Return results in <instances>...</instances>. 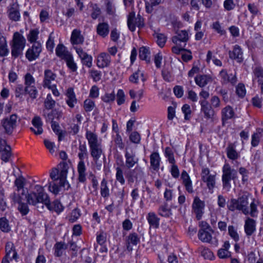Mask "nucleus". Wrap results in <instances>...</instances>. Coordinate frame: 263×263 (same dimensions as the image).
<instances>
[{"mask_svg": "<svg viewBox=\"0 0 263 263\" xmlns=\"http://www.w3.org/2000/svg\"><path fill=\"white\" fill-rule=\"evenodd\" d=\"M27 201L30 205L36 206L38 203H42L46 206L51 211H54L59 214L63 210V206L58 200L50 202L48 195L45 192L43 186L35 185L33 191L26 195Z\"/></svg>", "mask_w": 263, "mask_h": 263, "instance_id": "nucleus-1", "label": "nucleus"}, {"mask_svg": "<svg viewBox=\"0 0 263 263\" xmlns=\"http://www.w3.org/2000/svg\"><path fill=\"white\" fill-rule=\"evenodd\" d=\"M60 170L57 168L52 169L50 173V177L52 181L49 182L48 189L54 194H58L60 191V188L63 187L68 190L70 185L67 181L68 173V165L65 163L59 164Z\"/></svg>", "mask_w": 263, "mask_h": 263, "instance_id": "nucleus-2", "label": "nucleus"}, {"mask_svg": "<svg viewBox=\"0 0 263 263\" xmlns=\"http://www.w3.org/2000/svg\"><path fill=\"white\" fill-rule=\"evenodd\" d=\"M86 138L89 146L90 153L93 160L97 162L103 154L101 140L98 139L96 134L86 130Z\"/></svg>", "mask_w": 263, "mask_h": 263, "instance_id": "nucleus-3", "label": "nucleus"}, {"mask_svg": "<svg viewBox=\"0 0 263 263\" xmlns=\"http://www.w3.org/2000/svg\"><path fill=\"white\" fill-rule=\"evenodd\" d=\"M78 149L79 153L78 156L80 161L78 163L77 167L78 172V179L79 182L83 183L85 182L86 180V168L84 159L88 157V152L85 143H82L81 142H80Z\"/></svg>", "mask_w": 263, "mask_h": 263, "instance_id": "nucleus-4", "label": "nucleus"}, {"mask_svg": "<svg viewBox=\"0 0 263 263\" xmlns=\"http://www.w3.org/2000/svg\"><path fill=\"white\" fill-rule=\"evenodd\" d=\"M237 178V171L232 168L229 164H225L222 167V183L223 189L229 191L231 188L230 181L235 180Z\"/></svg>", "mask_w": 263, "mask_h": 263, "instance_id": "nucleus-5", "label": "nucleus"}, {"mask_svg": "<svg viewBox=\"0 0 263 263\" xmlns=\"http://www.w3.org/2000/svg\"><path fill=\"white\" fill-rule=\"evenodd\" d=\"M248 200V198L246 195H242L237 199H231L228 205V208L231 211L237 210L241 211L245 215H248L249 213Z\"/></svg>", "mask_w": 263, "mask_h": 263, "instance_id": "nucleus-6", "label": "nucleus"}, {"mask_svg": "<svg viewBox=\"0 0 263 263\" xmlns=\"http://www.w3.org/2000/svg\"><path fill=\"white\" fill-rule=\"evenodd\" d=\"M201 180L206 183V186L211 193L216 186V173L210 174V171L208 167H203L201 172Z\"/></svg>", "mask_w": 263, "mask_h": 263, "instance_id": "nucleus-7", "label": "nucleus"}, {"mask_svg": "<svg viewBox=\"0 0 263 263\" xmlns=\"http://www.w3.org/2000/svg\"><path fill=\"white\" fill-rule=\"evenodd\" d=\"M17 116L12 114L1 121V124L5 129V132L8 135H11L14 129L16 127Z\"/></svg>", "mask_w": 263, "mask_h": 263, "instance_id": "nucleus-8", "label": "nucleus"}, {"mask_svg": "<svg viewBox=\"0 0 263 263\" xmlns=\"http://www.w3.org/2000/svg\"><path fill=\"white\" fill-rule=\"evenodd\" d=\"M127 25L129 29L133 32L135 30L136 26L140 28L143 27V18L139 14L136 17L135 13L131 12L128 16Z\"/></svg>", "mask_w": 263, "mask_h": 263, "instance_id": "nucleus-9", "label": "nucleus"}, {"mask_svg": "<svg viewBox=\"0 0 263 263\" xmlns=\"http://www.w3.org/2000/svg\"><path fill=\"white\" fill-rule=\"evenodd\" d=\"M42 50L41 43L39 42H35L26 51V57L29 61L35 60L40 56Z\"/></svg>", "mask_w": 263, "mask_h": 263, "instance_id": "nucleus-10", "label": "nucleus"}, {"mask_svg": "<svg viewBox=\"0 0 263 263\" xmlns=\"http://www.w3.org/2000/svg\"><path fill=\"white\" fill-rule=\"evenodd\" d=\"M204 202L200 200L198 197L196 196L192 203V209L197 220L201 219L204 213Z\"/></svg>", "mask_w": 263, "mask_h": 263, "instance_id": "nucleus-11", "label": "nucleus"}, {"mask_svg": "<svg viewBox=\"0 0 263 263\" xmlns=\"http://www.w3.org/2000/svg\"><path fill=\"white\" fill-rule=\"evenodd\" d=\"M11 147L7 144L5 140L0 139V157L4 162H7L11 156Z\"/></svg>", "mask_w": 263, "mask_h": 263, "instance_id": "nucleus-12", "label": "nucleus"}, {"mask_svg": "<svg viewBox=\"0 0 263 263\" xmlns=\"http://www.w3.org/2000/svg\"><path fill=\"white\" fill-rule=\"evenodd\" d=\"M144 176V172L142 168L139 165L133 170H129L125 174V177L129 182L133 183L134 182V179H141Z\"/></svg>", "mask_w": 263, "mask_h": 263, "instance_id": "nucleus-13", "label": "nucleus"}, {"mask_svg": "<svg viewBox=\"0 0 263 263\" xmlns=\"http://www.w3.org/2000/svg\"><path fill=\"white\" fill-rule=\"evenodd\" d=\"M7 13L10 20L17 22L20 20L21 15L19 5L17 2L13 3L8 8Z\"/></svg>", "mask_w": 263, "mask_h": 263, "instance_id": "nucleus-14", "label": "nucleus"}, {"mask_svg": "<svg viewBox=\"0 0 263 263\" xmlns=\"http://www.w3.org/2000/svg\"><path fill=\"white\" fill-rule=\"evenodd\" d=\"M198 236L202 242L211 243L215 247L218 246V240L216 238L212 239L211 233L204 229L199 230Z\"/></svg>", "mask_w": 263, "mask_h": 263, "instance_id": "nucleus-15", "label": "nucleus"}, {"mask_svg": "<svg viewBox=\"0 0 263 263\" xmlns=\"http://www.w3.org/2000/svg\"><path fill=\"white\" fill-rule=\"evenodd\" d=\"M111 63V58L109 54L102 52L97 57V65L100 68L109 67Z\"/></svg>", "mask_w": 263, "mask_h": 263, "instance_id": "nucleus-16", "label": "nucleus"}, {"mask_svg": "<svg viewBox=\"0 0 263 263\" xmlns=\"http://www.w3.org/2000/svg\"><path fill=\"white\" fill-rule=\"evenodd\" d=\"M199 103L201 106V111L204 114L207 119L211 118L214 115V110L211 104L205 100H200Z\"/></svg>", "mask_w": 263, "mask_h": 263, "instance_id": "nucleus-17", "label": "nucleus"}, {"mask_svg": "<svg viewBox=\"0 0 263 263\" xmlns=\"http://www.w3.org/2000/svg\"><path fill=\"white\" fill-rule=\"evenodd\" d=\"M125 165L128 168H130L134 166L137 164L139 161V159L136 156L135 152L131 151L128 152L125 151Z\"/></svg>", "mask_w": 263, "mask_h": 263, "instance_id": "nucleus-18", "label": "nucleus"}, {"mask_svg": "<svg viewBox=\"0 0 263 263\" xmlns=\"http://www.w3.org/2000/svg\"><path fill=\"white\" fill-rule=\"evenodd\" d=\"M139 242L140 237L135 232L130 233L126 238V246L127 251L129 252L132 251L133 249L132 245L137 246Z\"/></svg>", "mask_w": 263, "mask_h": 263, "instance_id": "nucleus-19", "label": "nucleus"}, {"mask_svg": "<svg viewBox=\"0 0 263 263\" xmlns=\"http://www.w3.org/2000/svg\"><path fill=\"white\" fill-rule=\"evenodd\" d=\"M181 179L182 181V184L184 185L186 191L189 193L194 192L192 180L186 171L183 170L181 174Z\"/></svg>", "mask_w": 263, "mask_h": 263, "instance_id": "nucleus-20", "label": "nucleus"}, {"mask_svg": "<svg viewBox=\"0 0 263 263\" xmlns=\"http://www.w3.org/2000/svg\"><path fill=\"white\" fill-rule=\"evenodd\" d=\"M177 35L172 37V42L176 45L180 44V42H186L189 39L188 32L184 30H178L176 32Z\"/></svg>", "mask_w": 263, "mask_h": 263, "instance_id": "nucleus-21", "label": "nucleus"}, {"mask_svg": "<svg viewBox=\"0 0 263 263\" xmlns=\"http://www.w3.org/2000/svg\"><path fill=\"white\" fill-rule=\"evenodd\" d=\"M31 122L34 127H30V130L36 135L42 134L43 132V129L42 128L43 123L41 118L39 116L34 117Z\"/></svg>", "mask_w": 263, "mask_h": 263, "instance_id": "nucleus-22", "label": "nucleus"}, {"mask_svg": "<svg viewBox=\"0 0 263 263\" xmlns=\"http://www.w3.org/2000/svg\"><path fill=\"white\" fill-rule=\"evenodd\" d=\"M57 75L50 69L44 71V78L43 86L44 87L51 88V82L54 81Z\"/></svg>", "mask_w": 263, "mask_h": 263, "instance_id": "nucleus-23", "label": "nucleus"}, {"mask_svg": "<svg viewBox=\"0 0 263 263\" xmlns=\"http://www.w3.org/2000/svg\"><path fill=\"white\" fill-rule=\"evenodd\" d=\"M229 57L231 59L236 60L238 62L241 63L242 59V51L240 47L238 45L234 46L233 51H229Z\"/></svg>", "mask_w": 263, "mask_h": 263, "instance_id": "nucleus-24", "label": "nucleus"}, {"mask_svg": "<svg viewBox=\"0 0 263 263\" xmlns=\"http://www.w3.org/2000/svg\"><path fill=\"white\" fill-rule=\"evenodd\" d=\"M219 76L221 79V82L223 84L230 82L233 85H234L236 83L237 79L235 76H233L232 74L229 75L225 69H222L220 71Z\"/></svg>", "mask_w": 263, "mask_h": 263, "instance_id": "nucleus-25", "label": "nucleus"}, {"mask_svg": "<svg viewBox=\"0 0 263 263\" xmlns=\"http://www.w3.org/2000/svg\"><path fill=\"white\" fill-rule=\"evenodd\" d=\"M84 39L80 30L74 29L71 33L70 41L72 45L82 44Z\"/></svg>", "mask_w": 263, "mask_h": 263, "instance_id": "nucleus-26", "label": "nucleus"}, {"mask_svg": "<svg viewBox=\"0 0 263 263\" xmlns=\"http://www.w3.org/2000/svg\"><path fill=\"white\" fill-rule=\"evenodd\" d=\"M26 39L22 34L18 32H16L14 33L12 41V44L24 48L26 45Z\"/></svg>", "mask_w": 263, "mask_h": 263, "instance_id": "nucleus-27", "label": "nucleus"}, {"mask_svg": "<svg viewBox=\"0 0 263 263\" xmlns=\"http://www.w3.org/2000/svg\"><path fill=\"white\" fill-rule=\"evenodd\" d=\"M146 219L150 226V228L157 229L159 228L160 219L155 213H148Z\"/></svg>", "mask_w": 263, "mask_h": 263, "instance_id": "nucleus-28", "label": "nucleus"}, {"mask_svg": "<svg viewBox=\"0 0 263 263\" xmlns=\"http://www.w3.org/2000/svg\"><path fill=\"white\" fill-rule=\"evenodd\" d=\"M109 32V25L107 23H99L97 26V34L102 36L105 37L107 36Z\"/></svg>", "mask_w": 263, "mask_h": 263, "instance_id": "nucleus-29", "label": "nucleus"}, {"mask_svg": "<svg viewBox=\"0 0 263 263\" xmlns=\"http://www.w3.org/2000/svg\"><path fill=\"white\" fill-rule=\"evenodd\" d=\"M140 80L144 83L146 80V78L144 77L143 72L139 69H138L129 77V81L134 84H138Z\"/></svg>", "mask_w": 263, "mask_h": 263, "instance_id": "nucleus-30", "label": "nucleus"}, {"mask_svg": "<svg viewBox=\"0 0 263 263\" xmlns=\"http://www.w3.org/2000/svg\"><path fill=\"white\" fill-rule=\"evenodd\" d=\"M255 221L248 218L245 222V231L247 236H251L255 231Z\"/></svg>", "mask_w": 263, "mask_h": 263, "instance_id": "nucleus-31", "label": "nucleus"}, {"mask_svg": "<svg viewBox=\"0 0 263 263\" xmlns=\"http://www.w3.org/2000/svg\"><path fill=\"white\" fill-rule=\"evenodd\" d=\"M160 157L158 152H153L150 156L151 166L154 171H158L160 167Z\"/></svg>", "mask_w": 263, "mask_h": 263, "instance_id": "nucleus-32", "label": "nucleus"}, {"mask_svg": "<svg viewBox=\"0 0 263 263\" xmlns=\"http://www.w3.org/2000/svg\"><path fill=\"white\" fill-rule=\"evenodd\" d=\"M66 103L67 105L70 108L74 107V105L77 103V99L76 98V96L73 92V89L71 88L68 89L66 93Z\"/></svg>", "mask_w": 263, "mask_h": 263, "instance_id": "nucleus-33", "label": "nucleus"}, {"mask_svg": "<svg viewBox=\"0 0 263 263\" xmlns=\"http://www.w3.org/2000/svg\"><path fill=\"white\" fill-rule=\"evenodd\" d=\"M221 114L223 120L231 119L235 117V112L230 105L227 106L222 109Z\"/></svg>", "mask_w": 263, "mask_h": 263, "instance_id": "nucleus-34", "label": "nucleus"}, {"mask_svg": "<svg viewBox=\"0 0 263 263\" xmlns=\"http://www.w3.org/2000/svg\"><path fill=\"white\" fill-rule=\"evenodd\" d=\"M55 53L58 57L64 59L71 54L67 50L64 45L60 44L58 45L55 49Z\"/></svg>", "mask_w": 263, "mask_h": 263, "instance_id": "nucleus-35", "label": "nucleus"}, {"mask_svg": "<svg viewBox=\"0 0 263 263\" xmlns=\"http://www.w3.org/2000/svg\"><path fill=\"white\" fill-rule=\"evenodd\" d=\"M227 157L231 160L237 159L239 154L236 152L235 146L232 143H230L226 149Z\"/></svg>", "mask_w": 263, "mask_h": 263, "instance_id": "nucleus-36", "label": "nucleus"}, {"mask_svg": "<svg viewBox=\"0 0 263 263\" xmlns=\"http://www.w3.org/2000/svg\"><path fill=\"white\" fill-rule=\"evenodd\" d=\"M211 81V78L206 75L197 76L195 78V81L196 84L200 87L205 86Z\"/></svg>", "mask_w": 263, "mask_h": 263, "instance_id": "nucleus-37", "label": "nucleus"}, {"mask_svg": "<svg viewBox=\"0 0 263 263\" xmlns=\"http://www.w3.org/2000/svg\"><path fill=\"white\" fill-rule=\"evenodd\" d=\"M6 255L5 257H10L12 259H16L17 253L15 250L14 248L13 247V244L10 242L7 243L6 245Z\"/></svg>", "mask_w": 263, "mask_h": 263, "instance_id": "nucleus-38", "label": "nucleus"}, {"mask_svg": "<svg viewBox=\"0 0 263 263\" xmlns=\"http://www.w3.org/2000/svg\"><path fill=\"white\" fill-rule=\"evenodd\" d=\"M54 253L55 256L61 257L63 254L62 250L67 249V245L63 242H58L54 246Z\"/></svg>", "mask_w": 263, "mask_h": 263, "instance_id": "nucleus-39", "label": "nucleus"}, {"mask_svg": "<svg viewBox=\"0 0 263 263\" xmlns=\"http://www.w3.org/2000/svg\"><path fill=\"white\" fill-rule=\"evenodd\" d=\"M150 52L148 48L142 47L139 49V58L142 60H145L147 63L150 62Z\"/></svg>", "mask_w": 263, "mask_h": 263, "instance_id": "nucleus-40", "label": "nucleus"}, {"mask_svg": "<svg viewBox=\"0 0 263 263\" xmlns=\"http://www.w3.org/2000/svg\"><path fill=\"white\" fill-rule=\"evenodd\" d=\"M0 230L4 233H8L11 231L9 220L5 217L0 218Z\"/></svg>", "mask_w": 263, "mask_h": 263, "instance_id": "nucleus-41", "label": "nucleus"}, {"mask_svg": "<svg viewBox=\"0 0 263 263\" xmlns=\"http://www.w3.org/2000/svg\"><path fill=\"white\" fill-rule=\"evenodd\" d=\"M28 204H29L28 202L27 203H25L22 201L18 203L17 210L23 216L26 215L29 212Z\"/></svg>", "mask_w": 263, "mask_h": 263, "instance_id": "nucleus-42", "label": "nucleus"}, {"mask_svg": "<svg viewBox=\"0 0 263 263\" xmlns=\"http://www.w3.org/2000/svg\"><path fill=\"white\" fill-rule=\"evenodd\" d=\"M39 31L37 29H31L30 30L29 34L27 35L28 41L31 43L37 42L38 39Z\"/></svg>", "mask_w": 263, "mask_h": 263, "instance_id": "nucleus-43", "label": "nucleus"}, {"mask_svg": "<svg viewBox=\"0 0 263 263\" xmlns=\"http://www.w3.org/2000/svg\"><path fill=\"white\" fill-rule=\"evenodd\" d=\"M159 214L162 216L168 217L172 215L171 209L167 208V204L161 205L158 210Z\"/></svg>", "mask_w": 263, "mask_h": 263, "instance_id": "nucleus-44", "label": "nucleus"}, {"mask_svg": "<svg viewBox=\"0 0 263 263\" xmlns=\"http://www.w3.org/2000/svg\"><path fill=\"white\" fill-rule=\"evenodd\" d=\"M101 195L104 198H107L109 195V191L107 186V181L103 179L101 183Z\"/></svg>", "mask_w": 263, "mask_h": 263, "instance_id": "nucleus-45", "label": "nucleus"}, {"mask_svg": "<svg viewBox=\"0 0 263 263\" xmlns=\"http://www.w3.org/2000/svg\"><path fill=\"white\" fill-rule=\"evenodd\" d=\"M89 6L92 10L91 17L93 20L97 19L101 14L100 9L96 4L90 3Z\"/></svg>", "mask_w": 263, "mask_h": 263, "instance_id": "nucleus-46", "label": "nucleus"}, {"mask_svg": "<svg viewBox=\"0 0 263 263\" xmlns=\"http://www.w3.org/2000/svg\"><path fill=\"white\" fill-rule=\"evenodd\" d=\"M25 185V179L23 177L17 178L14 181V185L16 187L17 191H20L21 190H23L22 193V195H24V187Z\"/></svg>", "mask_w": 263, "mask_h": 263, "instance_id": "nucleus-47", "label": "nucleus"}, {"mask_svg": "<svg viewBox=\"0 0 263 263\" xmlns=\"http://www.w3.org/2000/svg\"><path fill=\"white\" fill-rule=\"evenodd\" d=\"M55 104V101L52 99L51 95L48 94L44 101V106L47 109H52Z\"/></svg>", "mask_w": 263, "mask_h": 263, "instance_id": "nucleus-48", "label": "nucleus"}, {"mask_svg": "<svg viewBox=\"0 0 263 263\" xmlns=\"http://www.w3.org/2000/svg\"><path fill=\"white\" fill-rule=\"evenodd\" d=\"M11 55L14 58H16L23 54L24 48L16 45H11Z\"/></svg>", "mask_w": 263, "mask_h": 263, "instance_id": "nucleus-49", "label": "nucleus"}, {"mask_svg": "<svg viewBox=\"0 0 263 263\" xmlns=\"http://www.w3.org/2000/svg\"><path fill=\"white\" fill-rule=\"evenodd\" d=\"M25 90L26 94H28L31 99H34L36 98L38 91L35 85L25 87Z\"/></svg>", "mask_w": 263, "mask_h": 263, "instance_id": "nucleus-50", "label": "nucleus"}, {"mask_svg": "<svg viewBox=\"0 0 263 263\" xmlns=\"http://www.w3.org/2000/svg\"><path fill=\"white\" fill-rule=\"evenodd\" d=\"M67 64L68 67L72 71H76L77 69L76 63L74 62L72 55L70 54L64 59Z\"/></svg>", "mask_w": 263, "mask_h": 263, "instance_id": "nucleus-51", "label": "nucleus"}, {"mask_svg": "<svg viewBox=\"0 0 263 263\" xmlns=\"http://www.w3.org/2000/svg\"><path fill=\"white\" fill-rule=\"evenodd\" d=\"M154 35L155 38L157 40V43L158 45L160 47H163L164 46L166 41V37L164 34L162 33H155Z\"/></svg>", "mask_w": 263, "mask_h": 263, "instance_id": "nucleus-52", "label": "nucleus"}, {"mask_svg": "<svg viewBox=\"0 0 263 263\" xmlns=\"http://www.w3.org/2000/svg\"><path fill=\"white\" fill-rule=\"evenodd\" d=\"M116 96L114 92L111 93H105L101 97V100L105 103H111L115 100Z\"/></svg>", "mask_w": 263, "mask_h": 263, "instance_id": "nucleus-53", "label": "nucleus"}, {"mask_svg": "<svg viewBox=\"0 0 263 263\" xmlns=\"http://www.w3.org/2000/svg\"><path fill=\"white\" fill-rule=\"evenodd\" d=\"M164 155L170 163H175L176 161L174 158V153L171 148L166 147L165 149Z\"/></svg>", "mask_w": 263, "mask_h": 263, "instance_id": "nucleus-54", "label": "nucleus"}, {"mask_svg": "<svg viewBox=\"0 0 263 263\" xmlns=\"http://www.w3.org/2000/svg\"><path fill=\"white\" fill-rule=\"evenodd\" d=\"M116 170V178L117 180L122 185L124 184L125 181L124 178L123 171L122 169L120 167H117Z\"/></svg>", "mask_w": 263, "mask_h": 263, "instance_id": "nucleus-55", "label": "nucleus"}, {"mask_svg": "<svg viewBox=\"0 0 263 263\" xmlns=\"http://www.w3.org/2000/svg\"><path fill=\"white\" fill-rule=\"evenodd\" d=\"M95 107L93 101L90 99H86L84 102V108L86 112H89L93 110Z\"/></svg>", "mask_w": 263, "mask_h": 263, "instance_id": "nucleus-56", "label": "nucleus"}, {"mask_svg": "<svg viewBox=\"0 0 263 263\" xmlns=\"http://www.w3.org/2000/svg\"><path fill=\"white\" fill-rule=\"evenodd\" d=\"M25 87L35 85V80L30 73H27L25 76Z\"/></svg>", "mask_w": 263, "mask_h": 263, "instance_id": "nucleus-57", "label": "nucleus"}, {"mask_svg": "<svg viewBox=\"0 0 263 263\" xmlns=\"http://www.w3.org/2000/svg\"><path fill=\"white\" fill-rule=\"evenodd\" d=\"M24 94H26L25 87L22 84H18L15 89V96L16 98L22 97Z\"/></svg>", "mask_w": 263, "mask_h": 263, "instance_id": "nucleus-58", "label": "nucleus"}, {"mask_svg": "<svg viewBox=\"0 0 263 263\" xmlns=\"http://www.w3.org/2000/svg\"><path fill=\"white\" fill-rule=\"evenodd\" d=\"M254 79L260 80L263 79V68L261 67H256L253 70Z\"/></svg>", "mask_w": 263, "mask_h": 263, "instance_id": "nucleus-59", "label": "nucleus"}, {"mask_svg": "<svg viewBox=\"0 0 263 263\" xmlns=\"http://www.w3.org/2000/svg\"><path fill=\"white\" fill-rule=\"evenodd\" d=\"M182 111L184 114V119L186 120H189L191 114L190 106L187 104L183 105L182 107Z\"/></svg>", "mask_w": 263, "mask_h": 263, "instance_id": "nucleus-60", "label": "nucleus"}, {"mask_svg": "<svg viewBox=\"0 0 263 263\" xmlns=\"http://www.w3.org/2000/svg\"><path fill=\"white\" fill-rule=\"evenodd\" d=\"M228 232L230 236L236 242L239 240V237L238 233L233 226L228 227Z\"/></svg>", "mask_w": 263, "mask_h": 263, "instance_id": "nucleus-61", "label": "nucleus"}, {"mask_svg": "<svg viewBox=\"0 0 263 263\" xmlns=\"http://www.w3.org/2000/svg\"><path fill=\"white\" fill-rule=\"evenodd\" d=\"M217 255L220 258H227L231 256V253L227 249L221 248L218 251Z\"/></svg>", "mask_w": 263, "mask_h": 263, "instance_id": "nucleus-62", "label": "nucleus"}, {"mask_svg": "<svg viewBox=\"0 0 263 263\" xmlns=\"http://www.w3.org/2000/svg\"><path fill=\"white\" fill-rule=\"evenodd\" d=\"M201 253L205 259H212L214 257L213 253L208 248H203Z\"/></svg>", "mask_w": 263, "mask_h": 263, "instance_id": "nucleus-63", "label": "nucleus"}, {"mask_svg": "<svg viewBox=\"0 0 263 263\" xmlns=\"http://www.w3.org/2000/svg\"><path fill=\"white\" fill-rule=\"evenodd\" d=\"M236 92L239 97H243L246 92L245 85L241 83L238 84L236 87Z\"/></svg>", "mask_w": 263, "mask_h": 263, "instance_id": "nucleus-64", "label": "nucleus"}]
</instances>
